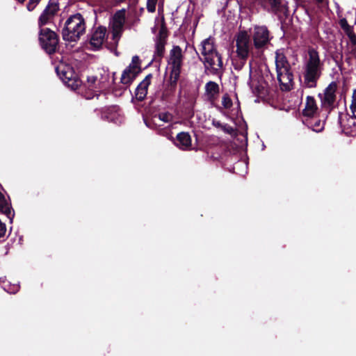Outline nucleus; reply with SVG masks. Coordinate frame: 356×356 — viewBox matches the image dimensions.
Listing matches in <instances>:
<instances>
[{
    "instance_id": "nucleus-11",
    "label": "nucleus",
    "mask_w": 356,
    "mask_h": 356,
    "mask_svg": "<svg viewBox=\"0 0 356 356\" xmlns=\"http://www.w3.org/2000/svg\"><path fill=\"white\" fill-rule=\"evenodd\" d=\"M124 22L125 10L122 9L115 13L110 23L111 27L112 29V40L113 41L114 45L118 44L120 38Z\"/></svg>"
},
{
    "instance_id": "nucleus-21",
    "label": "nucleus",
    "mask_w": 356,
    "mask_h": 356,
    "mask_svg": "<svg viewBox=\"0 0 356 356\" xmlns=\"http://www.w3.org/2000/svg\"><path fill=\"white\" fill-rule=\"evenodd\" d=\"M173 120V116L168 112H161L154 115L152 118L153 122L158 126H163V123L170 124Z\"/></svg>"
},
{
    "instance_id": "nucleus-42",
    "label": "nucleus",
    "mask_w": 356,
    "mask_h": 356,
    "mask_svg": "<svg viewBox=\"0 0 356 356\" xmlns=\"http://www.w3.org/2000/svg\"><path fill=\"white\" fill-rule=\"evenodd\" d=\"M348 120L353 121V119L352 118H349Z\"/></svg>"
},
{
    "instance_id": "nucleus-2",
    "label": "nucleus",
    "mask_w": 356,
    "mask_h": 356,
    "mask_svg": "<svg viewBox=\"0 0 356 356\" xmlns=\"http://www.w3.org/2000/svg\"><path fill=\"white\" fill-rule=\"evenodd\" d=\"M200 60L204 64V72L207 74L220 76L223 72V62L221 55L216 49L214 38L209 37L200 44Z\"/></svg>"
},
{
    "instance_id": "nucleus-23",
    "label": "nucleus",
    "mask_w": 356,
    "mask_h": 356,
    "mask_svg": "<svg viewBox=\"0 0 356 356\" xmlns=\"http://www.w3.org/2000/svg\"><path fill=\"white\" fill-rule=\"evenodd\" d=\"M165 38H163L160 34V35L156 38L155 41V51L154 55V59L155 60L161 59L163 57L165 51Z\"/></svg>"
},
{
    "instance_id": "nucleus-19",
    "label": "nucleus",
    "mask_w": 356,
    "mask_h": 356,
    "mask_svg": "<svg viewBox=\"0 0 356 356\" xmlns=\"http://www.w3.org/2000/svg\"><path fill=\"white\" fill-rule=\"evenodd\" d=\"M176 145L181 149L186 150L191 146V138L188 133L181 132L177 136Z\"/></svg>"
},
{
    "instance_id": "nucleus-7",
    "label": "nucleus",
    "mask_w": 356,
    "mask_h": 356,
    "mask_svg": "<svg viewBox=\"0 0 356 356\" xmlns=\"http://www.w3.org/2000/svg\"><path fill=\"white\" fill-rule=\"evenodd\" d=\"M249 34L254 44L255 49H258L262 56L273 38L270 31L264 25H255Z\"/></svg>"
},
{
    "instance_id": "nucleus-14",
    "label": "nucleus",
    "mask_w": 356,
    "mask_h": 356,
    "mask_svg": "<svg viewBox=\"0 0 356 356\" xmlns=\"http://www.w3.org/2000/svg\"><path fill=\"white\" fill-rule=\"evenodd\" d=\"M106 29L104 26H99L92 33L90 40V44L92 49L98 50L101 48L106 39Z\"/></svg>"
},
{
    "instance_id": "nucleus-3",
    "label": "nucleus",
    "mask_w": 356,
    "mask_h": 356,
    "mask_svg": "<svg viewBox=\"0 0 356 356\" xmlns=\"http://www.w3.org/2000/svg\"><path fill=\"white\" fill-rule=\"evenodd\" d=\"M303 70V86L308 88H316L323 70V63L316 49H308L304 58Z\"/></svg>"
},
{
    "instance_id": "nucleus-17",
    "label": "nucleus",
    "mask_w": 356,
    "mask_h": 356,
    "mask_svg": "<svg viewBox=\"0 0 356 356\" xmlns=\"http://www.w3.org/2000/svg\"><path fill=\"white\" fill-rule=\"evenodd\" d=\"M117 111L118 108L116 106L107 108L105 109L102 118L115 124H120L122 123V118Z\"/></svg>"
},
{
    "instance_id": "nucleus-15",
    "label": "nucleus",
    "mask_w": 356,
    "mask_h": 356,
    "mask_svg": "<svg viewBox=\"0 0 356 356\" xmlns=\"http://www.w3.org/2000/svg\"><path fill=\"white\" fill-rule=\"evenodd\" d=\"M58 10V6L56 3L48 4L39 17L40 26L51 23Z\"/></svg>"
},
{
    "instance_id": "nucleus-37",
    "label": "nucleus",
    "mask_w": 356,
    "mask_h": 356,
    "mask_svg": "<svg viewBox=\"0 0 356 356\" xmlns=\"http://www.w3.org/2000/svg\"><path fill=\"white\" fill-rule=\"evenodd\" d=\"M138 58L137 56H134L133 57V59H132V62L134 63V59H138Z\"/></svg>"
},
{
    "instance_id": "nucleus-30",
    "label": "nucleus",
    "mask_w": 356,
    "mask_h": 356,
    "mask_svg": "<svg viewBox=\"0 0 356 356\" xmlns=\"http://www.w3.org/2000/svg\"><path fill=\"white\" fill-rule=\"evenodd\" d=\"M222 104L225 108H230L232 104L231 99L227 96L222 97Z\"/></svg>"
},
{
    "instance_id": "nucleus-36",
    "label": "nucleus",
    "mask_w": 356,
    "mask_h": 356,
    "mask_svg": "<svg viewBox=\"0 0 356 356\" xmlns=\"http://www.w3.org/2000/svg\"><path fill=\"white\" fill-rule=\"evenodd\" d=\"M221 125H222V124H221L220 122H217V123L216 124V126H218V127H220V128H221Z\"/></svg>"
},
{
    "instance_id": "nucleus-9",
    "label": "nucleus",
    "mask_w": 356,
    "mask_h": 356,
    "mask_svg": "<svg viewBox=\"0 0 356 356\" xmlns=\"http://www.w3.org/2000/svg\"><path fill=\"white\" fill-rule=\"evenodd\" d=\"M337 90V83L335 81H332L325 88L323 93L318 94L321 107L327 112H330L334 106Z\"/></svg>"
},
{
    "instance_id": "nucleus-13",
    "label": "nucleus",
    "mask_w": 356,
    "mask_h": 356,
    "mask_svg": "<svg viewBox=\"0 0 356 356\" xmlns=\"http://www.w3.org/2000/svg\"><path fill=\"white\" fill-rule=\"evenodd\" d=\"M257 1L265 10L275 15L283 13L286 10L282 0H257Z\"/></svg>"
},
{
    "instance_id": "nucleus-43",
    "label": "nucleus",
    "mask_w": 356,
    "mask_h": 356,
    "mask_svg": "<svg viewBox=\"0 0 356 356\" xmlns=\"http://www.w3.org/2000/svg\"><path fill=\"white\" fill-rule=\"evenodd\" d=\"M0 281H1V278H0Z\"/></svg>"
},
{
    "instance_id": "nucleus-34",
    "label": "nucleus",
    "mask_w": 356,
    "mask_h": 356,
    "mask_svg": "<svg viewBox=\"0 0 356 356\" xmlns=\"http://www.w3.org/2000/svg\"><path fill=\"white\" fill-rule=\"evenodd\" d=\"M350 42L354 45L356 46V34L354 33L353 34H351L350 36L348 37Z\"/></svg>"
},
{
    "instance_id": "nucleus-1",
    "label": "nucleus",
    "mask_w": 356,
    "mask_h": 356,
    "mask_svg": "<svg viewBox=\"0 0 356 356\" xmlns=\"http://www.w3.org/2000/svg\"><path fill=\"white\" fill-rule=\"evenodd\" d=\"M235 42V57L232 60V65L235 70L240 71L246 65L248 59L249 65V82L248 84L252 92L257 95L264 93L266 84L264 81L256 83L252 78V67L253 63L262 56L257 49H255L254 44L250 34L246 31H240L234 36Z\"/></svg>"
},
{
    "instance_id": "nucleus-28",
    "label": "nucleus",
    "mask_w": 356,
    "mask_h": 356,
    "mask_svg": "<svg viewBox=\"0 0 356 356\" xmlns=\"http://www.w3.org/2000/svg\"><path fill=\"white\" fill-rule=\"evenodd\" d=\"M157 0H147V9L149 13H154L156 10Z\"/></svg>"
},
{
    "instance_id": "nucleus-18",
    "label": "nucleus",
    "mask_w": 356,
    "mask_h": 356,
    "mask_svg": "<svg viewBox=\"0 0 356 356\" xmlns=\"http://www.w3.org/2000/svg\"><path fill=\"white\" fill-rule=\"evenodd\" d=\"M318 111V106L316 100L312 96H307L306 98L305 106L302 113L307 117H314Z\"/></svg>"
},
{
    "instance_id": "nucleus-4",
    "label": "nucleus",
    "mask_w": 356,
    "mask_h": 356,
    "mask_svg": "<svg viewBox=\"0 0 356 356\" xmlns=\"http://www.w3.org/2000/svg\"><path fill=\"white\" fill-rule=\"evenodd\" d=\"M85 32V19L81 14L77 13L67 19L62 30V36L65 41L76 42Z\"/></svg>"
},
{
    "instance_id": "nucleus-25",
    "label": "nucleus",
    "mask_w": 356,
    "mask_h": 356,
    "mask_svg": "<svg viewBox=\"0 0 356 356\" xmlns=\"http://www.w3.org/2000/svg\"><path fill=\"white\" fill-rule=\"evenodd\" d=\"M350 108L353 117L356 119V90H353L352 95V103Z\"/></svg>"
},
{
    "instance_id": "nucleus-24",
    "label": "nucleus",
    "mask_w": 356,
    "mask_h": 356,
    "mask_svg": "<svg viewBox=\"0 0 356 356\" xmlns=\"http://www.w3.org/2000/svg\"><path fill=\"white\" fill-rule=\"evenodd\" d=\"M339 25L348 37L355 33L353 26L348 24L346 19H341L339 20Z\"/></svg>"
},
{
    "instance_id": "nucleus-27",
    "label": "nucleus",
    "mask_w": 356,
    "mask_h": 356,
    "mask_svg": "<svg viewBox=\"0 0 356 356\" xmlns=\"http://www.w3.org/2000/svg\"><path fill=\"white\" fill-rule=\"evenodd\" d=\"M324 129V122L320 120L316 121L314 124H312V130L316 132H320Z\"/></svg>"
},
{
    "instance_id": "nucleus-33",
    "label": "nucleus",
    "mask_w": 356,
    "mask_h": 356,
    "mask_svg": "<svg viewBox=\"0 0 356 356\" xmlns=\"http://www.w3.org/2000/svg\"><path fill=\"white\" fill-rule=\"evenodd\" d=\"M6 232V225L0 220V238L4 236Z\"/></svg>"
},
{
    "instance_id": "nucleus-8",
    "label": "nucleus",
    "mask_w": 356,
    "mask_h": 356,
    "mask_svg": "<svg viewBox=\"0 0 356 356\" xmlns=\"http://www.w3.org/2000/svg\"><path fill=\"white\" fill-rule=\"evenodd\" d=\"M39 41L42 48L49 54L56 51L58 39L55 32L48 28L41 29Z\"/></svg>"
},
{
    "instance_id": "nucleus-31",
    "label": "nucleus",
    "mask_w": 356,
    "mask_h": 356,
    "mask_svg": "<svg viewBox=\"0 0 356 356\" xmlns=\"http://www.w3.org/2000/svg\"><path fill=\"white\" fill-rule=\"evenodd\" d=\"M39 1V0H29L26 6L28 10L32 11L35 8Z\"/></svg>"
},
{
    "instance_id": "nucleus-38",
    "label": "nucleus",
    "mask_w": 356,
    "mask_h": 356,
    "mask_svg": "<svg viewBox=\"0 0 356 356\" xmlns=\"http://www.w3.org/2000/svg\"><path fill=\"white\" fill-rule=\"evenodd\" d=\"M318 3H322L323 0H316Z\"/></svg>"
},
{
    "instance_id": "nucleus-41",
    "label": "nucleus",
    "mask_w": 356,
    "mask_h": 356,
    "mask_svg": "<svg viewBox=\"0 0 356 356\" xmlns=\"http://www.w3.org/2000/svg\"><path fill=\"white\" fill-rule=\"evenodd\" d=\"M99 90H95V92L97 93V92H99ZM96 95H97V94H96Z\"/></svg>"
},
{
    "instance_id": "nucleus-29",
    "label": "nucleus",
    "mask_w": 356,
    "mask_h": 356,
    "mask_svg": "<svg viewBox=\"0 0 356 356\" xmlns=\"http://www.w3.org/2000/svg\"><path fill=\"white\" fill-rule=\"evenodd\" d=\"M97 81V77L95 76H91L88 77V87L91 90H94L96 88V81Z\"/></svg>"
},
{
    "instance_id": "nucleus-32",
    "label": "nucleus",
    "mask_w": 356,
    "mask_h": 356,
    "mask_svg": "<svg viewBox=\"0 0 356 356\" xmlns=\"http://www.w3.org/2000/svg\"><path fill=\"white\" fill-rule=\"evenodd\" d=\"M221 129L227 134H232L234 131V129L227 124L221 125Z\"/></svg>"
},
{
    "instance_id": "nucleus-40",
    "label": "nucleus",
    "mask_w": 356,
    "mask_h": 356,
    "mask_svg": "<svg viewBox=\"0 0 356 356\" xmlns=\"http://www.w3.org/2000/svg\"><path fill=\"white\" fill-rule=\"evenodd\" d=\"M237 165H243V163L242 162H239V163H237Z\"/></svg>"
},
{
    "instance_id": "nucleus-6",
    "label": "nucleus",
    "mask_w": 356,
    "mask_h": 356,
    "mask_svg": "<svg viewBox=\"0 0 356 356\" xmlns=\"http://www.w3.org/2000/svg\"><path fill=\"white\" fill-rule=\"evenodd\" d=\"M275 67L277 79L285 89H289L293 81V74L291 72V66L284 54L283 49L275 51Z\"/></svg>"
},
{
    "instance_id": "nucleus-20",
    "label": "nucleus",
    "mask_w": 356,
    "mask_h": 356,
    "mask_svg": "<svg viewBox=\"0 0 356 356\" xmlns=\"http://www.w3.org/2000/svg\"><path fill=\"white\" fill-rule=\"evenodd\" d=\"M205 96L207 99L213 100L219 93V86L214 81H209L205 85Z\"/></svg>"
},
{
    "instance_id": "nucleus-39",
    "label": "nucleus",
    "mask_w": 356,
    "mask_h": 356,
    "mask_svg": "<svg viewBox=\"0 0 356 356\" xmlns=\"http://www.w3.org/2000/svg\"><path fill=\"white\" fill-rule=\"evenodd\" d=\"M17 1H19V3H23L24 1V0H17Z\"/></svg>"
},
{
    "instance_id": "nucleus-22",
    "label": "nucleus",
    "mask_w": 356,
    "mask_h": 356,
    "mask_svg": "<svg viewBox=\"0 0 356 356\" xmlns=\"http://www.w3.org/2000/svg\"><path fill=\"white\" fill-rule=\"evenodd\" d=\"M0 211L4 213L12 221L14 217V211L10 204L6 200L3 194L0 191Z\"/></svg>"
},
{
    "instance_id": "nucleus-12",
    "label": "nucleus",
    "mask_w": 356,
    "mask_h": 356,
    "mask_svg": "<svg viewBox=\"0 0 356 356\" xmlns=\"http://www.w3.org/2000/svg\"><path fill=\"white\" fill-rule=\"evenodd\" d=\"M138 73V67L135 64H130L122 72L120 82L124 86L120 89H115L114 94L120 96L136 79Z\"/></svg>"
},
{
    "instance_id": "nucleus-16",
    "label": "nucleus",
    "mask_w": 356,
    "mask_h": 356,
    "mask_svg": "<svg viewBox=\"0 0 356 356\" xmlns=\"http://www.w3.org/2000/svg\"><path fill=\"white\" fill-rule=\"evenodd\" d=\"M152 78V75L149 74L145 76V78L139 83L138 87L136 89V98L142 101L145 99L147 94V88L151 83V79Z\"/></svg>"
},
{
    "instance_id": "nucleus-10",
    "label": "nucleus",
    "mask_w": 356,
    "mask_h": 356,
    "mask_svg": "<svg viewBox=\"0 0 356 356\" xmlns=\"http://www.w3.org/2000/svg\"><path fill=\"white\" fill-rule=\"evenodd\" d=\"M56 70L63 82L72 90H76L81 85V81L76 78L75 73L69 66L62 65L57 67Z\"/></svg>"
},
{
    "instance_id": "nucleus-26",
    "label": "nucleus",
    "mask_w": 356,
    "mask_h": 356,
    "mask_svg": "<svg viewBox=\"0 0 356 356\" xmlns=\"http://www.w3.org/2000/svg\"><path fill=\"white\" fill-rule=\"evenodd\" d=\"M3 289L9 293H15L19 289V285L17 284H8L3 287Z\"/></svg>"
},
{
    "instance_id": "nucleus-35",
    "label": "nucleus",
    "mask_w": 356,
    "mask_h": 356,
    "mask_svg": "<svg viewBox=\"0 0 356 356\" xmlns=\"http://www.w3.org/2000/svg\"><path fill=\"white\" fill-rule=\"evenodd\" d=\"M340 124H341V126H343V127H350V126L349 124H347V125H346V124H343V122H342V121H341V119H340Z\"/></svg>"
},
{
    "instance_id": "nucleus-5",
    "label": "nucleus",
    "mask_w": 356,
    "mask_h": 356,
    "mask_svg": "<svg viewBox=\"0 0 356 356\" xmlns=\"http://www.w3.org/2000/svg\"><path fill=\"white\" fill-rule=\"evenodd\" d=\"M184 56L179 46H174L170 51L168 60V70L170 72V90H174L179 78Z\"/></svg>"
}]
</instances>
